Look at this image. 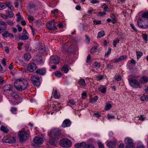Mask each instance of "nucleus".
Wrapping results in <instances>:
<instances>
[{
  "label": "nucleus",
  "instance_id": "obj_29",
  "mask_svg": "<svg viewBox=\"0 0 148 148\" xmlns=\"http://www.w3.org/2000/svg\"><path fill=\"white\" fill-rule=\"evenodd\" d=\"M112 107V105L110 102H106L105 107V110H108Z\"/></svg>",
  "mask_w": 148,
  "mask_h": 148
},
{
  "label": "nucleus",
  "instance_id": "obj_49",
  "mask_svg": "<svg viewBox=\"0 0 148 148\" xmlns=\"http://www.w3.org/2000/svg\"><path fill=\"white\" fill-rule=\"evenodd\" d=\"M6 23L10 26H13L14 24V23L13 21L12 20H8L6 21Z\"/></svg>",
  "mask_w": 148,
  "mask_h": 148
},
{
  "label": "nucleus",
  "instance_id": "obj_3",
  "mask_svg": "<svg viewBox=\"0 0 148 148\" xmlns=\"http://www.w3.org/2000/svg\"><path fill=\"white\" fill-rule=\"evenodd\" d=\"M27 81L22 78L16 79L14 83L15 88L18 90H24L27 88Z\"/></svg>",
  "mask_w": 148,
  "mask_h": 148
},
{
  "label": "nucleus",
  "instance_id": "obj_10",
  "mask_svg": "<svg viewBox=\"0 0 148 148\" xmlns=\"http://www.w3.org/2000/svg\"><path fill=\"white\" fill-rule=\"evenodd\" d=\"M67 41L66 43L63 45L62 48V53L65 54L66 55H69L70 53L69 51L70 49L69 48V45L68 44V43Z\"/></svg>",
  "mask_w": 148,
  "mask_h": 148
},
{
  "label": "nucleus",
  "instance_id": "obj_38",
  "mask_svg": "<svg viewBox=\"0 0 148 148\" xmlns=\"http://www.w3.org/2000/svg\"><path fill=\"white\" fill-rule=\"evenodd\" d=\"M136 55L137 56V59H139L141 56L143 55V53L140 51H138L136 53Z\"/></svg>",
  "mask_w": 148,
  "mask_h": 148
},
{
  "label": "nucleus",
  "instance_id": "obj_33",
  "mask_svg": "<svg viewBox=\"0 0 148 148\" xmlns=\"http://www.w3.org/2000/svg\"><path fill=\"white\" fill-rule=\"evenodd\" d=\"M6 7V3H5L0 2V10H2Z\"/></svg>",
  "mask_w": 148,
  "mask_h": 148
},
{
  "label": "nucleus",
  "instance_id": "obj_30",
  "mask_svg": "<svg viewBox=\"0 0 148 148\" xmlns=\"http://www.w3.org/2000/svg\"><path fill=\"white\" fill-rule=\"evenodd\" d=\"M105 32L101 30L98 32L97 34V37L98 38H100L104 36L105 35Z\"/></svg>",
  "mask_w": 148,
  "mask_h": 148
},
{
  "label": "nucleus",
  "instance_id": "obj_21",
  "mask_svg": "<svg viewBox=\"0 0 148 148\" xmlns=\"http://www.w3.org/2000/svg\"><path fill=\"white\" fill-rule=\"evenodd\" d=\"M139 81L140 83L141 84H144L147 83L148 82V77L144 75L140 78Z\"/></svg>",
  "mask_w": 148,
  "mask_h": 148
},
{
  "label": "nucleus",
  "instance_id": "obj_41",
  "mask_svg": "<svg viewBox=\"0 0 148 148\" xmlns=\"http://www.w3.org/2000/svg\"><path fill=\"white\" fill-rule=\"evenodd\" d=\"M106 14V12L104 11L103 12H99L97 13V15L99 16H103Z\"/></svg>",
  "mask_w": 148,
  "mask_h": 148
},
{
  "label": "nucleus",
  "instance_id": "obj_7",
  "mask_svg": "<svg viewBox=\"0 0 148 148\" xmlns=\"http://www.w3.org/2000/svg\"><path fill=\"white\" fill-rule=\"evenodd\" d=\"M60 144L62 147H68L71 145L72 143L69 140L65 138L60 140Z\"/></svg>",
  "mask_w": 148,
  "mask_h": 148
},
{
  "label": "nucleus",
  "instance_id": "obj_62",
  "mask_svg": "<svg viewBox=\"0 0 148 148\" xmlns=\"http://www.w3.org/2000/svg\"><path fill=\"white\" fill-rule=\"evenodd\" d=\"M90 1L91 3L92 4L97 3L99 2L98 0H91Z\"/></svg>",
  "mask_w": 148,
  "mask_h": 148
},
{
  "label": "nucleus",
  "instance_id": "obj_54",
  "mask_svg": "<svg viewBox=\"0 0 148 148\" xmlns=\"http://www.w3.org/2000/svg\"><path fill=\"white\" fill-rule=\"evenodd\" d=\"M69 103L71 105H75V100L73 99H70L69 100Z\"/></svg>",
  "mask_w": 148,
  "mask_h": 148
},
{
  "label": "nucleus",
  "instance_id": "obj_36",
  "mask_svg": "<svg viewBox=\"0 0 148 148\" xmlns=\"http://www.w3.org/2000/svg\"><path fill=\"white\" fill-rule=\"evenodd\" d=\"M119 39L118 38H116L113 40V45L114 47L116 46V44L119 42Z\"/></svg>",
  "mask_w": 148,
  "mask_h": 148
},
{
  "label": "nucleus",
  "instance_id": "obj_46",
  "mask_svg": "<svg viewBox=\"0 0 148 148\" xmlns=\"http://www.w3.org/2000/svg\"><path fill=\"white\" fill-rule=\"evenodd\" d=\"M137 118H139V119H138V120L139 119L141 121H143L145 120L146 118L143 116L140 115V116L138 117Z\"/></svg>",
  "mask_w": 148,
  "mask_h": 148
},
{
  "label": "nucleus",
  "instance_id": "obj_9",
  "mask_svg": "<svg viewBox=\"0 0 148 148\" xmlns=\"http://www.w3.org/2000/svg\"><path fill=\"white\" fill-rule=\"evenodd\" d=\"M75 146L76 148H79L81 147H83L84 148H95L93 145L90 144H86L84 142L77 143L75 144Z\"/></svg>",
  "mask_w": 148,
  "mask_h": 148
},
{
  "label": "nucleus",
  "instance_id": "obj_57",
  "mask_svg": "<svg viewBox=\"0 0 148 148\" xmlns=\"http://www.w3.org/2000/svg\"><path fill=\"white\" fill-rule=\"evenodd\" d=\"M82 98L83 99H85L86 97V92H84L82 94Z\"/></svg>",
  "mask_w": 148,
  "mask_h": 148
},
{
  "label": "nucleus",
  "instance_id": "obj_39",
  "mask_svg": "<svg viewBox=\"0 0 148 148\" xmlns=\"http://www.w3.org/2000/svg\"><path fill=\"white\" fill-rule=\"evenodd\" d=\"M97 49V48L96 46H94L91 49L90 52L92 53H94L96 52Z\"/></svg>",
  "mask_w": 148,
  "mask_h": 148
},
{
  "label": "nucleus",
  "instance_id": "obj_17",
  "mask_svg": "<svg viewBox=\"0 0 148 148\" xmlns=\"http://www.w3.org/2000/svg\"><path fill=\"white\" fill-rule=\"evenodd\" d=\"M124 142L127 145H134V140L132 138L130 137L125 138L124 139Z\"/></svg>",
  "mask_w": 148,
  "mask_h": 148
},
{
  "label": "nucleus",
  "instance_id": "obj_34",
  "mask_svg": "<svg viewBox=\"0 0 148 148\" xmlns=\"http://www.w3.org/2000/svg\"><path fill=\"white\" fill-rule=\"evenodd\" d=\"M1 130L3 132L7 133L8 132V129L6 127L3 126H1Z\"/></svg>",
  "mask_w": 148,
  "mask_h": 148
},
{
  "label": "nucleus",
  "instance_id": "obj_55",
  "mask_svg": "<svg viewBox=\"0 0 148 148\" xmlns=\"http://www.w3.org/2000/svg\"><path fill=\"white\" fill-rule=\"evenodd\" d=\"M39 50L40 51V52L41 53H46V51L45 48H40L39 49Z\"/></svg>",
  "mask_w": 148,
  "mask_h": 148
},
{
  "label": "nucleus",
  "instance_id": "obj_14",
  "mask_svg": "<svg viewBox=\"0 0 148 148\" xmlns=\"http://www.w3.org/2000/svg\"><path fill=\"white\" fill-rule=\"evenodd\" d=\"M13 14L12 12L10 11H6V14H0L1 16L4 19H7L8 18H10L13 17Z\"/></svg>",
  "mask_w": 148,
  "mask_h": 148
},
{
  "label": "nucleus",
  "instance_id": "obj_52",
  "mask_svg": "<svg viewBox=\"0 0 148 148\" xmlns=\"http://www.w3.org/2000/svg\"><path fill=\"white\" fill-rule=\"evenodd\" d=\"M27 19L30 21H32L34 20V18L33 16L29 15L28 16Z\"/></svg>",
  "mask_w": 148,
  "mask_h": 148
},
{
  "label": "nucleus",
  "instance_id": "obj_64",
  "mask_svg": "<svg viewBox=\"0 0 148 148\" xmlns=\"http://www.w3.org/2000/svg\"><path fill=\"white\" fill-rule=\"evenodd\" d=\"M98 145L99 148H103V146L101 142H99L98 143Z\"/></svg>",
  "mask_w": 148,
  "mask_h": 148
},
{
  "label": "nucleus",
  "instance_id": "obj_18",
  "mask_svg": "<svg viewBox=\"0 0 148 148\" xmlns=\"http://www.w3.org/2000/svg\"><path fill=\"white\" fill-rule=\"evenodd\" d=\"M7 28L6 23L1 21L0 22V34L3 30L6 29Z\"/></svg>",
  "mask_w": 148,
  "mask_h": 148
},
{
  "label": "nucleus",
  "instance_id": "obj_44",
  "mask_svg": "<svg viewBox=\"0 0 148 148\" xmlns=\"http://www.w3.org/2000/svg\"><path fill=\"white\" fill-rule=\"evenodd\" d=\"M6 5H7V7H8L11 10H13V6L9 2H6Z\"/></svg>",
  "mask_w": 148,
  "mask_h": 148
},
{
  "label": "nucleus",
  "instance_id": "obj_12",
  "mask_svg": "<svg viewBox=\"0 0 148 148\" xmlns=\"http://www.w3.org/2000/svg\"><path fill=\"white\" fill-rule=\"evenodd\" d=\"M31 79L34 85L36 86L39 85L40 84L39 82V78L38 76L36 75H32L31 76Z\"/></svg>",
  "mask_w": 148,
  "mask_h": 148
},
{
  "label": "nucleus",
  "instance_id": "obj_50",
  "mask_svg": "<svg viewBox=\"0 0 148 148\" xmlns=\"http://www.w3.org/2000/svg\"><path fill=\"white\" fill-rule=\"evenodd\" d=\"M93 22L94 23V24L96 25L100 24L101 23V21L99 20H94L93 21Z\"/></svg>",
  "mask_w": 148,
  "mask_h": 148
},
{
  "label": "nucleus",
  "instance_id": "obj_42",
  "mask_svg": "<svg viewBox=\"0 0 148 148\" xmlns=\"http://www.w3.org/2000/svg\"><path fill=\"white\" fill-rule=\"evenodd\" d=\"M20 14V13H18L16 14V16H17V21H20L22 20V18Z\"/></svg>",
  "mask_w": 148,
  "mask_h": 148
},
{
  "label": "nucleus",
  "instance_id": "obj_11",
  "mask_svg": "<svg viewBox=\"0 0 148 148\" xmlns=\"http://www.w3.org/2000/svg\"><path fill=\"white\" fill-rule=\"evenodd\" d=\"M37 69L36 64L34 63H30L28 64L27 69L29 71L32 72L34 71Z\"/></svg>",
  "mask_w": 148,
  "mask_h": 148
},
{
  "label": "nucleus",
  "instance_id": "obj_47",
  "mask_svg": "<svg viewBox=\"0 0 148 148\" xmlns=\"http://www.w3.org/2000/svg\"><path fill=\"white\" fill-rule=\"evenodd\" d=\"M110 17L112 19V22L114 23L115 22L116 20V17L114 14H111L110 15Z\"/></svg>",
  "mask_w": 148,
  "mask_h": 148
},
{
  "label": "nucleus",
  "instance_id": "obj_28",
  "mask_svg": "<svg viewBox=\"0 0 148 148\" xmlns=\"http://www.w3.org/2000/svg\"><path fill=\"white\" fill-rule=\"evenodd\" d=\"M58 139H54L52 138H50L49 140V143L52 145H54L56 143V140Z\"/></svg>",
  "mask_w": 148,
  "mask_h": 148
},
{
  "label": "nucleus",
  "instance_id": "obj_2",
  "mask_svg": "<svg viewBox=\"0 0 148 148\" xmlns=\"http://www.w3.org/2000/svg\"><path fill=\"white\" fill-rule=\"evenodd\" d=\"M141 12L138 14L136 18L137 20V24L140 27L146 28L148 27V12L143 13L141 16H140Z\"/></svg>",
  "mask_w": 148,
  "mask_h": 148
},
{
  "label": "nucleus",
  "instance_id": "obj_60",
  "mask_svg": "<svg viewBox=\"0 0 148 148\" xmlns=\"http://www.w3.org/2000/svg\"><path fill=\"white\" fill-rule=\"evenodd\" d=\"M90 54H88L87 57V59L86 60V62L89 63L90 62Z\"/></svg>",
  "mask_w": 148,
  "mask_h": 148
},
{
  "label": "nucleus",
  "instance_id": "obj_4",
  "mask_svg": "<svg viewBox=\"0 0 148 148\" xmlns=\"http://www.w3.org/2000/svg\"><path fill=\"white\" fill-rule=\"evenodd\" d=\"M48 135L50 138L59 139L61 137V131L58 128H53L48 132Z\"/></svg>",
  "mask_w": 148,
  "mask_h": 148
},
{
  "label": "nucleus",
  "instance_id": "obj_20",
  "mask_svg": "<svg viewBox=\"0 0 148 148\" xmlns=\"http://www.w3.org/2000/svg\"><path fill=\"white\" fill-rule=\"evenodd\" d=\"M71 124V122L70 120L68 119H66L63 121L62 125V126L63 127H66L70 126Z\"/></svg>",
  "mask_w": 148,
  "mask_h": 148
},
{
  "label": "nucleus",
  "instance_id": "obj_40",
  "mask_svg": "<svg viewBox=\"0 0 148 148\" xmlns=\"http://www.w3.org/2000/svg\"><path fill=\"white\" fill-rule=\"evenodd\" d=\"M55 75L58 77H60L62 75V74L60 71H57L54 73Z\"/></svg>",
  "mask_w": 148,
  "mask_h": 148
},
{
  "label": "nucleus",
  "instance_id": "obj_1",
  "mask_svg": "<svg viewBox=\"0 0 148 148\" xmlns=\"http://www.w3.org/2000/svg\"><path fill=\"white\" fill-rule=\"evenodd\" d=\"M2 89L6 92V97L12 105H16L21 102L22 98L13 89L12 85L10 84L5 85L3 86Z\"/></svg>",
  "mask_w": 148,
  "mask_h": 148
},
{
  "label": "nucleus",
  "instance_id": "obj_27",
  "mask_svg": "<svg viewBox=\"0 0 148 148\" xmlns=\"http://www.w3.org/2000/svg\"><path fill=\"white\" fill-rule=\"evenodd\" d=\"M70 68L66 65H64L62 69V71H63L65 73H67Z\"/></svg>",
  "mask_w": 148,
  "mask_h": 148
},
{
  "label": "nucleus",
  "instance_id": "obj_59",
  "mask_svg": "<svg viewBox=\"0 0 148 148\" xmlns=\"http://www.w3.org/2000/svg\"><path fill=\"white\" fill-rule=\"evenodd\" d=\"M125 148H136L134 146V145H127L125 147Z\"/></svg>",
  "mask_w": 148,
  "mask_h": 148
},
{
  "label": "nucleus",
  "instance_id": "obj_19",
  "mask_svg": "<svg viewBox=\"0 0 148 148\" xmlns=\"http://www.w3.org/2000/svg\"><path fill=\"white\" fill-rule=\"evenodd\" d=\"M34 141L36 144L40 145L43 143V140L42 138L36 137L34 138Z\"/></svg>",
  "mask_w": 148,
  "mask_h": 148
},
{
  "label": "nucleus",
  "instance_id": "obj_16",
  "mask_svg": "<svg viewBox=\"0 0 148 148\" xmlns=\"http://www.w3.org/2000/svg\"><path fill=\"white\" fill-rule=\"evenodd\" d=\"M23 33L24 34L20 37V39L22 40H26L28 38L29 34L27 32L26 30L24 29Z\"/></svg>",
  "mask_w": 148,
  "mask_h": 148
},
{
  "label": "nucleus",
  "instance_id": "obj_48",
  "mask_svg": "<svg viewBox=\"0 0 148 148\" xmlns=\"http://www.w3.org/2000/svg\"><path fill=\"white\" fill-rule=\"evenodd\" d=\"M115 78L117 81H119L121 80V77L120 75H116L115 76Z\"/></svg>",
  "mask_w": 148,
  "mask_h": 148
},
{
  "label": "nucleus",
  "instance_id": "obj_5",
  "mask_svg": "<svg viewBox=\"0 0 148 148\" xmlns=\"http://www.w3.org/2000/svg\"><path fill=\"white\" fill-rule=\"evenodd\" d=\"M18 136L21 142L27 140L29 137V134L24 131H20L18 133Z\"/></svg>",
  "mask_w": 148,
  "mask_h": 148
},
{
  "label": "nucleus",
  "instance_id": "obj_8",
  "mask_svg": "<svg viewBox=\"0 0 148 148\" xmlns=\"http://www.w3.org/2000/svg\"><path fill=\"white\" fill-rule=\"evenodd\" d=\"M129 83L131 86L134 88H140L141 86L140 82L134 79L130 80Z\"/></svg>",
  "mask_w": 148,
  "mask_h": 148
},
{
  "label": "nucleus",
  "instance_id": "obj_13",
  "mask_svg": "<svg viewBox=\"0 0 148 148\" xmlns=\"http://www.w3.org/2000/svg\"><path fill=\"white\" fill-rule=\"evenodd\" d=\"M60 59L57 56H52L50 58L49 63L51 64H58L59 62Z\"/></svg>",
  "mask_w": 148,
  "mask_h": 148
},
{
  "label": "nucleus",
  "instance_id": "obj_6",
  "mask_svg": "<svg viewBox=\"0 0 148 148\" xmlns=\"http://www.w3.org/2000/svg\"><path fill=\"white\" fill-rule=\"evenodd\" d=\"M58 23L54 20L49 21L47 24V27L49 29L51 30L56 29Z\"/></svg>",
  "mask_w": 148,
  "mask_h": 148
},
{
  "label": "nucleus",
  "instance_id": "obj_43",
  "mask_svg": "<svg viewBox=\"0 0 148 148\" xmlns=\"http://www.w3.org/2000/svg\"><path fill=\"white\" fill-rule=\"evenodd\" d=\"M6 5H7V7H8L11 10H13V6L9 2H6Z\"/></svg>",
  "mask_w": 148,
  "mask_h": 148
},
{
  "label": "nucleus",
  "instance_id": "obj_51",
  "mask_svg": "<svg viewBox=\"0 0 148 148\" xmlns=\"http://www.w3.org/2000/svg\"><path fill=\"white\" fill-rule=\"evenodd\" d=\"M142 100L143 101H144L146 100H148V95H145L143 97H141Z\"/></svg>",
  "mask_w": 148,
  "mask_h": 148
},
{
  "label": "nucleus",
  "instance_id": "obj_61",
  "mask_svg": "<svg viewBox=\"0 0 148 148\" xmlns=\"http://www.w3.org/2000/svg\"><path fill=\"white\" fill-rule=\"evenodd\" d=\"M58 10V9H55L54 10H52L51 11V13L52 14H57Z\"/></svg>",
  "mask_w": 148,
  "mask_h": 148
},
{
  "label": "nucleus",
  "instance_id": "obj_45",
  "mask_svg": "<svg viewBox=\"0 0 148 148\" xmlns=\"http://www.w3.org/2000/svg\"><path fill=\"white\" fill-rule=\"evenodd\" d=\"M111 51V48H109L108 49L107 51L105 54V56L108 57L109 55L110 54Z\"/></svg>",
  "mask_w": 148,
  "mask_h": 148
},
{
  "label": "nucleus",
  "instance_id": "obj_63",
  "mask_svg": "<svg viewBox=\"0 0 148 148\" xmlns=\"http://www.w3.org/2000/svg\"><path fill=\"white\" fill-rule=\"evenodd\" d=\"M103 76L102 75H99L97 76L96 78L97 80H101L103 79Z\"/></svg>",
  "mask_w": 148,
  "mask_h": 148
},
{
  "label": "nucleus",
  "instance_id": "obj_56",
  "mask_svg": "<svg viewBox=\"0 0 148 148\" xmlns=\"http://www.w3.org/2000/svg\"><path fill=\"white\" fill-rule=\"evenodd\" d=\"M23 43L21 42H19L18 43V48L19 50H21L22 48V46Z\"/></svg>",
  "mask_w": 148,
  "mask_h": 148
},
{
  "label": "nucleus",
  "instance_id": "obj_35",
  "mask_svg": "<svg viewBox=\"0 0 148 148\" xmlns=\"http://www.w3.org/2000/svg\"><path fill=\"white\" fill-rule=\"evenodd\" d=\"M79 84L82 86H85L86 85V83L84 79H80L79 81Z\"/></svg>",
  "mask_w": 148,
  "mask_h": 148
},
{
  "label": "nucleus",
  "instance_id": "obj_26",
  "mask_svg": "<svg viewBox=\"0 0 148 148\" xmlns=\"http://www.w3.org/2000/svg\"><path fill=\"white\" fill-rule=\"evenodd\" d=\"M106 88L105 86L102 85L99 86L98 89V90L102 93H105L106 92Z\"/></svg>",
  "mask_w": 148,
  "mask_h": 148
},
{
  "label": "nucleus",
  "instance_id": "obj_24",
  "mask_svg": "<svg viewBox=\"0 0 148 148\" xmlns=\"http://www.w3.org/2000/svg\"><path fill=\"white\" fill-rule=\"evenodd\" d=\"M53 95L54 98L56 99H59L60 97L59 93L56 89L53 90Z\"/></svg>",
  "mask_w": 148,
  "mask_h": 148
},
{
  "label": "nucleus",
  "instance_id": "obj_32",
  "mask_svg": "<svg viewBox=\"0 0 148 148\" xmlns=\"http://www.w3.org/2000/svg\"><path fill=\"white\" fill-rule=\"evenodd\" d=\"M24 57L26 60H29L31 58L30 55L28 53H25L24 54Z\"/></svg>",
  "mask_w": 148,
  "mask_h": 148
},
{
  "label": "nucleus",
  "instance_id": "obj_25",
  "mask_svg": "<svg viewBox=\"0 0 148 148\" xmlns=\"http://www.w3.org/2000/svg\"><path fill=\"white\" fill-rule=\"evenodd\" d=\"M46 72V70L44 69H39L37 70L36 71V73L38 74H40L41 75H44Z\"/></svg>",
  "mask_w": 148,
  "mask_h": 148
},
{
  "label": "nucleus",
  "instance_id": "obj_58",
  "mask_svg": "<svg viewBox=\"0 0 148 148\" xmlns=\"http://www.w3.org/2000/svg\"><path fill=\"white\" fill-rule=\"evenodd\" d=\"M127 58V56H126L123 55L121 56L119 58V60L121 61V60H123Z\"/></svg>",
  "mask_w": 148,
  "mask_h": 148
},
{
  "label": "nucleus",
  "instance_id": "obj_37",
  "mask_svg": "<svg viewBox=\"0 0 148 148\" xmlns=\"http://www.w3.org/2000/svg\"><path fill=\"white\" fill-rule=\"evenodd\" d=\"M93 66L95 69H99L100 66V64L99 63L95 62L93 63Z\"/></svg>",
  "mask_w": 148,
  "mask_h": 148
},
{
  "label": "nucleus",
  "instance_id": "obj_22",
  "mask_svg": "<svg viewBox=\"0 0 148 148\" xmlns=\"http://www.w3.org/2000/svg\"><path fill=\"white\" fill-rule=\"evenodd\" d=\"M2 34L3 36L6 38L10 37V38H13L14 37L13 35L7 31H4L2 33Z\"/></svg>",
  "mask_w": 148,
  "mask_h": 148
},
{
  "label": "nucleus",
  "instance_id": "obj_15",
  "mask_svg": "<svg viewBox=\"0 0 148 148\" xmlns=\"http://www.w3.org/2000/svg\"><path fill=\"white\" fill-rule=\"evenodd\" d=\"M3 143H12L15 142V140L13 137L10 138H9L4 137L3 139Z\"/></svg>",
  "mask_w": 148,
  "mask_h": 148
},
{
  "label": "nucleus",
  "instance_id": "obj_31",
  "mask_svg": "<svg viewBox=\"0 0 148 148\" xmlns=\"http://www.w3.org/2000/svg\"><path fill=\"white\" fill-rule=\"evenodd\" d=\"M101 7L103 8V10L104 12H106L109 11L108 10L109 9L108 7L106 4L105 3L101 5Z\"/></svg>",
  "mask_w": 148,
  "mask_h": 148
},
{
  "label": "nucleus",
  "instance_id": "obj_23",
  "mask_svg": "<svg viewBox=\"0 0 148 148\" xmlns=\"http://www.w3.org/2000/svg\"><path fill=\"white\" fill-rule=\"evenodd\" d=\"M116 142V141H114L113 142L110 141H107V143L106 145L109 148H113L115 145Z\"/></svg>",
  "mask_w": 148,
  "mask_h": 148
},
{
  "label": "nucleus",
  "instance_id": "obj_53",
  "mask_svg": "<svg viewBox=\"0 0 148 148\" xmlns=\"http://www.w3.org/2000/svg\"><path fill=\"white\" fill-rule=\"evenodd\" d=\"M17 110V108H16L12 107L11 108V111L12 112V113H13L14 114H16L15 112Z\"/></svg>",
  "mask_w": 148,
  "mask_h": 148
}]
</instances>
